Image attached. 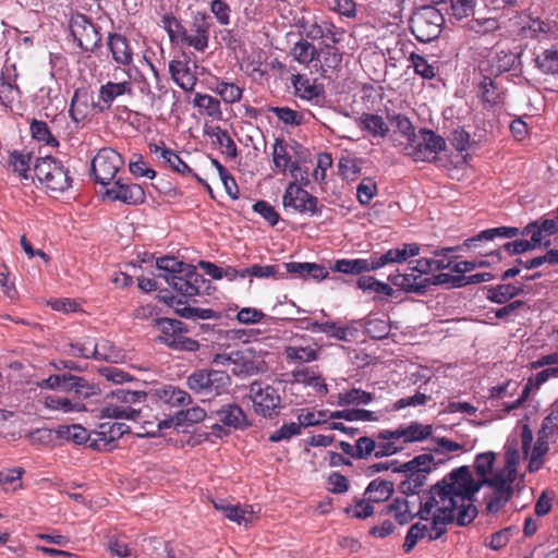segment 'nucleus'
Here are the masks:
<instances>
[{
  "mask_svg": "<svg viewBox=\"0 0 558 558\" xmlns=\"http://www.w3.org/2000/svg\"><path fill=\"white\" fill-rule=\"evenodd\" d=\"M187 388L204 400L227 393L231 386V377L225 371L201 368L186 377Z\"/></svg>",
  "mask_w": 558,
  "mask_h": 558,
  "instance_id": "7ed1b4c3",
  "label": "nucleus"
},
{
  "mask_svg": "<svg viewBox=\"0 0 558 558\" xmlns=\"http://www.w3.org/2000/svg\"><path fill=\"white\" fill-rule=\"evenodd\" d=\"M153 404L179 409L192 403V397L183 389L173 385H163L148 390V398Z\"/></svg>",
  "mask_w": 558,
  "mask_h": 558,
  "instance_id": "9b49d317",
  "label": "nucleus"
},
{
  "mask_svg": "<svg viewBox=\"0 0 558 558\" xmlns=\"http://www.w3.org/2000/svg\"><path fill=\"white\" fill-rule=\"evenodd\" d=\"M527 235H531V239L527 241L532 245L533 250L541 246L548 247L551 244L550 240L544 241L546 235L542 228L538 226V221H531L522 229V236Z\"/></svg>",
  "mask_w": 558,
  "mask_h": 558,
  "instance_id": "4d7b16f0",
  "label": "nucleus"
},
{
  "mask_svg": "<svg viewBox=\"0 0 558 558\" xmlns=\"http://www.w3.org/2000/svg\"><path fill=\"white\" fill-rule=\"evenodd\" d=\"M92 356L94 360L117 363L123 357V354L122 351L111 341L101 340L100 342L95 343L94 349L92 350Z\"/></svg>",
  "mask_w": 558,
  "mask_h": 558,
  "instance_id": "58836bf2",
  "label": "nucleus"
},
{
  "mask_svg": "<svg viewBox=\"0 0 558 558\" xmlns=\"http://www.w3.org/2000/svg\"><path fill=\"white\" fill-rule=\"evenodd\" d=\"M428 526L426 524L420 522L412 524L405 535V539L402 546L403 550L405 553H410L415 547L417 542L426 536Z\"/></svg>",
  "mask_w": 558,
  "mask_h": 558,
  "instance_id": "338daca9",
  "label": "nucleus"
},
{
  "mask_svg": "<svg viewBox=\"0 0 558 558\" xmlns=\"http://www.w3.org/2000/svg\"><path fill=\"white\" fill-rule=\"evenodd\" d=\"M248 391L256 414L270 420L280 414L281 397L277 388L260 380H255L250 385Z\"/></svg>",
  "mask_w": 558,
  "mask_h": 558,
  "instance_id": "423d86ee",
  "label": "nucleus"
},
{
  "mask_svg": "<svg viewBox=\"0 0 558 558\" xmlns=\"http://www.w3.org/2000/svg\"><path fill=\"white\" fill-rule=\"evenodd\" d=\"M434 461V457L429 453H424L416 456L411 461H408L403 464H400L392 469L396 473H412V472H421V473H429L432 471V462Z\"/></svg>",
  "mask_w": 558,
  "mask_h": 558,
  "instance_id": "79ce46f5",
  "label": "nucleus"
},
{
  "mask_svg": "<svg viewBox=\"0 0 558 558\" xmlns=\"http://www.w3.org/2000/svg\"><path fill=\"white\" fill-rule=\"evenodd\" d=\"M310 329L312 331H318L327 333L338 340L348 341V333L350 329L348 327H338L333 322L318 323L314 322L311 324Z\"/></svg>",
  "mask_w": 558,
  "mask_h": 558,
  "instance_id": "bf43d9fd",
  "label": "nucleus"
},
{
  "mask_svg": "<svg viewBox=\"0 0 558 558\" xmlns=\"http://www.w3.org/2000/svg\"><path fill=\"white\" fill-rule=\"evenodd\" d=\"M421 275L412 274H391L388 280L398 289L407 293H415L424 295L426 293V284L423 282Z\"/></svg>",
  "mask_w": 558,
  "mask_h": 558,
  "instance_id": "aec40b11",
  "label": "nucleus"
},
{
  "mask_svg": "<svg viewBox=\"0 0 558 558\" xmlns=\"http://www.w3.org/2000/svg\"><path fill=\"white\" fill-rule=\"evenodd\" d=\"M193 102L194 106L204 109L209 117L217 120L221 119L222 112L217 98L207 94H196Z\"/></svg>",
  "mask_w": 558,
  "mask_h": 558,
  "instance_id": "864d4df0",
  "label": "nucleus"
},
{
  "mask_svg": "<svg viewBox=\"0 0 558 558\" xmlns=\"http://www.w3.org/2000/svg\"><path fill=\"white\" fill-rule=\"evenodd\" d=\"M410 29L421 43H429L439 37L445 24L444 15L434 5H422L411 15Z\"/></svg>",
  "mask_w": 558,
  "mask_h": 558,
  "instance_id": "20e7f679",
  "label": "nucleus"
},
{
  "mask_svg": "<svg viewBox=\"0 0 558 558\" xmlns=\"http://www.w3.org/2000/svg\"><path fill=\"white\" fill-rule=\"evenodd\" d=\"M223 514L238 524L246 525L251 521L254 510L252 506L232 505L231 507L223 508Z\"/></svg>",
  "mask_w": 558,
  "mask_h": 558,
  "instance_id": "052dcab7",
  "label": "nucleus"
},
{
  "mask_svg": "<svg viewBox=\"0 0 558 558\" xmlns=\"http://www.w3.org/2000/svg\"><path fill=\"white\" fill-rule=\"evenodd\" d=\"M472 484V474L468 466L463 465L452 470L442 480L438 481L430 487L428 498L425 502L426 510L435 509L439 501L441 507H450L453 504V512H456L459 500H471L473 494L478 492V486L470 488Z\"/></svg>",
  "mask_w": 558,
  "mask_h": 558,
  "instance_id": "f257e3e1",
  "label": "nucleus"
},
{
  "mask_svg": "<svg viewBox=\"0 0 558 558\" xmlns=\"http://www.w3.org/2000/svg\"><path fill=\"white\" fill-rule=\"evenodd\" d=\"M232 373L236 376H251L266 369L264 360L253 348L234 351Z\"/></svg>",
  "mask_w": 558,
  "mask_h": 558,
  "instance_id": "ddd939ff",
  "label": "nucleus"
},
{
  "mask_svg": "<svg viewBox=\"0 0 558 558\" xmlns=\"http://www.w3.org/2000/svg\"><path fill=\"white\" fill-rule=\"evenodd\" d=\"M211 136H215L217 140V143L225 147L223 153L230 157L235 158L238 155V148L234 143V141L229 135L228 131L221 129L220 126H216L213 129L211 133H209Z\"/></svg>",
  "mask_w": 558,
  "mask_h": 558,
  "instance_id": "774afa93",
  "label": "nucleus"
},
{
  "mask_svg": "<svg viewBox=\"0 0 558 558\" xmlns=\"http://www.w3.org/2000/svg\"><path fill=\"white\" fill-rule=\"evenodd\" d=\"M215 90L227 104H234L239 101L243 92L236 84L223 81L217 82Z\"/></svg>",
  "mask_w": 558,
  "mask_h": 558,
  "instance_id": "69168bd1",
  "label": "nucleus"
},
{
  "mask_svg": "<svg viewBox=\"0 0 558 558\" xmlns=\"http://www.w3.org/2000/svg\"><path fill=\"white\" fill-rule=\"evenodd\" d=\"M517 476H510V472H505V470L497 472L492 477H484L481 481H475L472 477V484H470V488L477 487L478 490L483 485H488L494 488V490H512V483L514 482Z\"/></svg>",
  "mask_w": 558,
  "mask_h": 558,
  "instance_id": "f704fd0d",
  "label": "nucleus"
},
{
  "mask_svg": "<svg viewBox=\"0 0 558 558\" xmlns=\"http://www.w3.org/2000/svg\"><path fill=\"white\" fill-rule=\"evenodd\" d=\"M209 418H215L217 422L233 429L243 430L251 426L243 409L236 403H227L220 409L211 411Z\"/></svg>",
  "mask_w": 558,
  "mask_h": 558,
  "instance_id": "2eb2a0df",
  "label": "nucleus"
},
{
  "mask_svg": "<svg viewBox=\"0 0 558 558\" xmlns=\"http://www.w3.org/2000/svg\"><path fill=\"white\" fill-rule=\"evenodd\" d=\"M130 433V426L124 423H104L99 426L98 435L100 436V441H104V445H108L119 438H121L124 434Z\"/></svg>",
  "mask_w": 558,
  "mask_h": 558,
  "instance_id": "de8ad7c7",
  "label": "nucleus"
},
{
  "mask_svg": "<svg viewBox=\"0 0 558 558\" xmlns=\"http://www.w3.org/2000/svg\"><path fill=\"white\" fill-rule=\"evenodd\" d=\"M373 395L360 388H352L338 395V404L341 407L350 404H368L373 401Z\"/></svg>",
  "mask_w": 558,
  "mask_h": 558,
  "instance_id": "8fccbe9b",
  "label": "nucleus"
},
{
  "mask_svg": "<svg viewBox=\"0 0 558 558\" xmlns=\"http://www.w3.org/2000/svg\"><path fill=\"white\" fill-rule=\"evenodd\" d=\"M70 31L78 47L86 52H94L101 47L100 27L87 15L75 13L70 20Z\"/></svg>",
  "mask_w": 558,
  "mask_h": 558,
  "instance_id": "6e6552de",
  "label": "nucleus"
},
{
  "mask_svg": "<svg viewBox=\"0 0 558 558\" xmlns=\"http://www.w3.org/2000/svg\"><path fill=\"white\" fill-rule=\"evenodd\" d=\"M520 56L510 50H500L489 60L488 72L489 76L494 75L498 77L505 72H509L513 69L515 63L519 61Z\"/></svg>",
  "mask_w": 558,
  "mask_h": 558,
  "instance_id": "bb28decb",
  "label": "nucleus"
},
{
  "mask_svg": "<svg viewBox=\"0 0 558 558\" xmlns=\"http://www.w3.org/2000/svg\"><path fill=\"white\" fill-rule=\"evenodd\" d=\"M243 274L247 277H255L260 279L274 278L283 279L286 272L281 270L279 265H258L254 264L250 267L243 268Z\"/></svg>",
  "mask_w": 558,
  "mask_h": 558,
  "instance_id": "c03bdc74",
  "label": "nucleus"
},
{
  "mask_svg": "<svg viewBox=\"0 0 558 558\" xmlns=\"http://www.w3.org/2000/svg\"><path fill=\"white\" fill-rule=\"evenodd\" d=\"M320 56H323V61L320 63L322 75L324 77H329L327 73L329 71H335L340 66L342 62V53H340L338 48L335 46L324 44L319 48V57Z\"/></svg>",
  "mask_w": 558,
  "mask_h": 558,
  "instance_id": "e433bc0d",
  "label": "nucleus"
},
{
  "mask_svg": "<svg viewBox=\"0 0 558 558\" xmlns=\"http://www.w3.org/2000/svg\"><path fill=\"white\" fill-rule=\"evenodd\" d=\"M154 322L161 331L159 341L170 349L186 352H195L199 349L198 341L184 336L190 329L183 322L167 317L156 318Z\"/></svg>",
  "mask_w": 558,
  "mask_h": 558,
  "instance_id": "39448f33",
  "label": "nucleus"
},
{
  "mask_svg": "<svg viewBox=\"0 0 558 558\" xmlns=\"http://www.w3.org/2000/svg\"><path fill=\"white\" fill-rule=\"evenodd\" d=\"M291 83L295 89V95L302 99L313 100L323 94V88L304 75L293 74Z\"/></svg>",
  "mask_w": 558,
  "mask_h": 558,
  "instance_id": "72a5a7b5",
  "label": "nucleus"
},
{
  "mask_svg": "<svg viewBox=\"0 0 558 558\" xmlns=\"http://www.w3.org/2000/svg\"><path fill=\"white\" fill-rule=\"evenodd\" d=\"M446 149V141L440 135L428 129H421L411 143L403 147L405 156L415 161H429L437 153Z\"/></svg>",
  "mask_w": 558,
  "mask_h": 558,
  "instance_id": "0eeeda50",
  "label": "nucleus"
},
{
  "mask_svg": "<svg viewBox=\"0 0 558 558\" xmlns=\"http://www.w3.org/2000/svg\"><path fill=\"white\" fill-rule=\"evenodd\" d=\"M123 165L124 160L117 150L105 147L92 160L90 172L97 183L108 185Z\"/></svg>",
  "mask_w": 558,
  "mask_h": 558,
  "instance_id": "1a4fd4ad",
  "label": "nucleus"
},
{
  "mask_svg": "<svg viewBox=\"0 0 558 558\" xmlns=\"http://www.w3.org/2000/svg\"><path fill=\"white\" fill-rule=\"evenodd\" d=\"M46 407L51 410H61L64 413L80 412L85 410L83 402L74 401V399L58 396H49L46 398Z\"/></svg>",
  "mask_w": 558,
  "mask_h": 558,
  "instance_id": "3c124183",
  "label": "nucleus"
},
{
  "mask_svg": "<svg viewBox=\"0 0 558 558\" xmlns=\"http://www.w3.org/2000/svg\"><path fill=\"white\" fill-rule=\"evenodd\" d=\"M105 196L111 202L120 201L128 205H140L145 202V191L140 184H125L121 179L106 190Z\"/></svg>",
  "mask_w": 558,
  "mask_h": 558,
  "instance_id": "4468645a",
  "label": "nucleus"
},
{
  "mask_svg": "<svg viewBox=\"0 0 558 558\" xmlns=\"http://www.w3.org/2000/svg\"><path fill=\"white\" fill-rule=\"evenodd\" d=\"M549 32V24L539 19H529L527 23L521 27V34L525 38H543Z\"/></svg>",
  "mask_w": 558,
  "mask_h": 558,
  "instance_id": "680f3d73",
  "label": "nucleus"
},
{
  "mask_svg": "<svg viewBox=\"0 0 558 558\" xmlns=\"http://www.w3.org/2000/svg\"><path fill=\"white\" fill-rule=\"evenodd\" d=\"M433 433L432 425H423L420 422H411L404 427L405 442L423 441Z\"/></svg>",
  "mask_w": 558,
  "mask_h": 558,
  "instance_id": "e2e57ef3",
  "label": "nucleus"
},
{
  "mask_svg": "<svg viewBox=\"0 0 558 558\" xmlns=\"http://www.w3.org/2000/svg\"><path fill=\"white\" fill-rule=\"evenodd\" d=\"M132 95V85L130 82H107L106 84L100 86L99 89V98L106 105L100 107V110L109 109L112 101L122 95Z\"/></svg>",
  "mask_w": 558,
  "mask_h": 558,
  "instance_id": "c756f323",
  "label": "nucleus"
},
{
  "mask_svg": "<svg viewBox=\"0 0 558 558\" xmlns=\"http://www.w3.org/2000/svg\"><path fill=\"white\" fill-rule=\"evenodd\" d=\"M523 291L522 283H501L487 289V299L493 303L505 304Z\"/></svg>",
  "mask_w": 558,
  "mask_h": 558,
  "instance_id": "c85d7f7f",
  "label": "nucleus"
},
{
  "mask_svg": "<svg viewBox=\"0 0 558 558\" xmlns=\"http://www.w3.org/2000/svg\"><path fill=\"white\" fill-rule=\"evenodd\" d=\"M393 493V483L376 478L366 487L365 494H368V502H381L387 500Z\"/></svg>",
  "mask_w": 558,
  "mask_h": 558,
  "instance_id": "a19ab883",
  "label": "nucleus"
},
{
  "mask_svg": "<svg viewBox=\"0 0 558 558\" xmlns=\"http://www.w3.org/2000/svg\"><path fill=\"white\" fill-rule=\"evenodd\" d=\"M386 513H393L395 519L401 525H404L414 519V515L411 513L409 508V501L402 498H396L390 505H388Z\"/></svg>",
  "mask_w": 558,
  "mask_h": 558,
  "instance_id": "5fc2aeb1",
  "label": "nucleus"
},
{
  "mask_svg": "<svg viewBox=\"0 0 558 558\" xmlns=\"http://www.w3.org/2000/svg\"><path fill=\"white\" fill-rule=\"evenodd\" d=\"M535 66L546 75L558 74V46L553 45L535 57Z\"/></svg>",
  "mask_w": 558,
  "mask_h": 558,
  "instance_id": "473e14b6",
  "label": "nucleus"
},
{
  "mask_svg": "<svg viewBox=\"0 0 558 558\" xmlns=\"http://www.w3.org/2000/svg\"><path fill=\"white\" fill-rule=\"evenodd\" d=\"M475 495L476 494H473L471 500L462 501L461 499H458L459 500V504L457 507L458 514H457V518L454 517V519L459 526H466L470 523H472L474 521V519L476 518L478 511H477V508L473 504L475 501Z\"/></svg>",
  "mask_w": 558,
  "mask_h": 558,
  "instance_id": "603ef678",
  "label": "nucleus"
},
{
  "mask_svg": "<svg viewBox=\"0 0 558 558\" xmlns=\"http://www.w3.org/2000/svg\"><path fill=\"white\" fill-rule=\"evenodd\" d=\"M268 110L275 113V116L287 125L299 126L303 124V114L289 107H269Z\"/></svg>",
  "mask_w": 558,
  "mask_h": 558,
  "instance_id": "0e129e2a",
  "label": "nucleus"
},
{
  "mask_svg": "<svg viewBox=\"0 0 558 558\" xmlns=\"http://www.w3.org/2000/svg\"><path fill=\"white\" fill-rule=\"evenodd\" d=\"M291 54L299 63L308 65L319 59V49L310 41L301 39L294 44Z\"/></svg>",
  "mask_w": 558,
  "mask_h": 558,
  "instance_id": "ea45409f",
  "label": "nucleus"
},
{
  "mask_svg": "<svg viewBox=\"0 0 558 558\" xmlns=\"http://www.w3.org/2000/svg\"><path fill=\"white\" fill-rule=\"evenodd\" d=\"M454 512L453 504L450 507H438L436 508L432 518V532L428 534L429 541L440 538L446 532V525L453 523Z\"/></svg>",
  "mask_w": 558,
  "mask_h": 558,
  "instance_id": "5701e85b",
  "label": "nucleus"
},
{
  "mask_svg": "<svg viewBox=\"0 0 558 558\" xmlns=\"http://www.w3.org/2000/svg\"><path fill=\"white\" fill-rule=\"evenodd\" d=\"M162 159L169 165V167L174 170L175 172L186 175V174H193L197 179L198 182H202L207 186L209 191L210 186L203 181L197 174L192 172V169L187 166L186 162H184L180 156L172 149H162Z\"/></svg>",
  "mask_w": 558,
  "mask_h": 558,
  "instance_id": "49530a36",
  "label": "nucleus"
},
{
  "mask_svg": "<svg viewBox=\"0 0 558 558\" xmlns=\"http://www.w3.org/2000/svg\"><path fill=\"white\" fill-rule=\"evenodd\" d=\"M457 257H450L449 259H434V258H420L415 260L414 266H410L412 271H416L420 275H428L433 271H440L452 267V264Z\"/></svg>",
  "mask_w": 558,
  "mask_h": 558,
  "instance_id": "4c0bfd02",
  "label": "nucleus"
},
{
  "mask_svg": "<svg viewBox=\"0 0 558 558\" xmlns=\"http://www.w3.org/2000/svg\"><path fill=\"white\" fill-rule=\"evenodd\" d=\"M329 418L331 420H338L342 418L348 422L353 421H376L377 417L374 415L373 412L364 409H349V410H341V411H333L330 413Z\"/></svg>",
  "mask_w": 558,
  "mask_h": 558,
  "instance_id": "13d9d810",
  "label": "nucleus"
},
{
  "mask_svg": "<svg viewBox=\"0 0 558 558\" xmlns=\"http://www.w3.org/2000/svg\"><path fill=\"white\" fill-rule=\"evenodd\" d=\"M157 268L163 274H158V278L165 281L181 296L193 298L207 290L210 281L197 272L196 267L184 262L178 260L172 256H162L156 262Z\"/></svg>",
  "mask_w": 558,
  "mask_h": 558,
  "instance_id": "f03ea898",
  "label": "nucleus"
},
{
  "mask_svg": "<svg viewBox=\"0 0 558 558\" xmlns=\"http://www.w3.org/2000/svg\"><path fill=\"white\" fill-rule=\"evenodd\" d=\"M56 434L58 438L72 440L76 445H82L88 440V432L85 427L74 424V425H59L56 428Z\"/></svg>",
  "mask_w": 558,
  "mask_h": 558,
  "instance_id": "a18cd8bd",
  "label": "nucleus"
},
{
  "mask_svg": "<svg viewBox=\"0 0 558 558\" xmlns=\"http://www.w3.org/2000/svg\"><path fill=\"white\" fill-rule=\"evenodd\" d=\"M210 27V16L204 12H196L187 31L186 46L197 51H205L209 43Z\"/></svg>",
  "mask_w": 558,
  "mask_h": 558,
  "instance_id": "f8f14e48",
  "label": "nucleus"
},
{
  "mask_svg": "<svg viewBox=\"0 0 558 558\" xmlns=\"http://www.w3.org/2000/svg\"><path fill=\"white\" fill-rule=\"evenodd\" d=\"M207 413L199 407H194L187 410H178L173 415L158 422V429L169 428L172 425L183 426L184 424H194L204 421Z\"/></svg>",
  "mask_w": 558,
  "mask_h": 558,
  "instance_id": "f3484780",
  "label": "nucleus"
},
{
  "mask_svg": "<svg viewBox=\"0 0 558 558\" xmlns=\"http://www.w3.org/2000/svg\"><path fill=\"white\" fill-rule=\"evenodd\" d=\"M171 78L185 92H192L196 84V76L191 72L187 62L172 60L169 63Z\"/></svg>",
  "mask_w": 558,
  "mask_h": 558,
  "instance_id": "412c9836",
  "label": "nucleus"
},
{
  "mask_svg": "<svg viewBox=\"0 0 558 558\" xmlns=\"http://www.w3.org/2000/svg\"><path fill=\"white\" fill-rule=\"evenodd\" d=\"M331 269L337 272L357 276L365 272L374 271V266L372 257H369L368 259H338L335 262Z\"/></svg>",
  "mask_w": 558,
  "mask_h": 558,
  "instance_id": "7c9ffc66",
  "label": "nucleus"
},
{
  "mask_svg": "<svg viewBox=\"0 0 558 558\" xmlns=\"http://www.w3.org/2000/svg\"><path fill=\"white\" fill-rule=\"evenodd\" d=\"M108 46L112 53L113 60L122 65H129L133 61V52L128 39L121 34H110Z\"/></svg>",
  "mask_w": 558,
  "mask_h": 558,
  "instance_id": "4be33fe9",
  "label": "nucleus"
},
{
  "mask_svg": "<svg viewBox=\"0 0 558 558\" xmlns=\"http://www.w3.org/2000/svg\"><path fill=\"white\" fill-rule=\"evenodd\" d=\"M161 22L162 27L168 33L169 39L172 44L186 45L187 29L172 13L165 14Z\"/></svg>",
  "mask_w": 558,
  "mask_h": 558,
  "instance_id": "c9c22d12",
  "label": "nucleus"
},
{
  "mask_svg": "<svg viewBox=\"0 0 558 558\" xmlns=\"http://www.w3.org/2000/svg\"><path fill=\"white\" fill-rule=\"evenodd\" d=\"M477 88L478 96L484 104L493 107L504 102L505 92L492 76L483 74Z\"/></svg>",
  "mask_w": 558,
  "mask_h": 558,
  "instance_id": "a211bd4d",
  "label": "nucleus"
},
{
  "mask_svg": "<svg viewBox=\"0 0 558 558\" xmlns=\"http://www.w3.org/2000/svg\"><path fill=\"white\" fill-rule=\"evenodd\" d=\"M141 411L133 409L131 405L108 403L101 409V416L108 418H126L137 421Z\"/></svg>",
  "mask_w": 558,
  "mask_h": 558,
  "instance_id": "37998d69",
  "label": "nucleus"
},
{
  "mask_svg": "<svg viewBox=\"0 0 558 558\" xmlns=\"http://www.w3.org/2000/svg\"><path fill=\"white\" fill-rule=\"evenodd\" d=\"M43 184L52 192H64L71 186L72 179L69 170L59 161Z\"/></svg>",
  "mask_w": 558,
  "mask_h": 558,
  "instance_id": "2f4dec72",
  "label": "nucleus"
},
{
  "mask_svg": "<svg viewBox=\"0 0 558 558\" xmlns=\"http://www.w3.org/2000/svg\"><path fill=\"white\" fill-rule=\"evenodd\" d=\"M356 123L362 131L367 132L373 137L384 138L390 131L389 125L385 122L383 117L375 113L363 112L356 119Z\"/></svg>",
  "mask_w": 558,
  "mask_h": 558,
  "instance_id": "b1692460",
  "label": "nucleus"
},
{
  "mask_svg": "<svg viewBox=\"0 0 558 558\" xmlns=\"http://www.w3.org/2000/svg\"><path fill=\"white\" fill-rule=\"evenodd\" d=\"M555 436L547 430L541 428L537 433L536 442L532 449L527 470L535 472L539 470L544 464V456L548 452L549 446L548 440Z\"/></svg>",
  "mask_w": 558,
  "mask_h": 558,
  "instance_id": "a878e982",
  "label": "nucleus"
},
{
  "mask_svg": "<svg viewBox=\"0 0 558 558\" xmlns=\"http://www.w3.org/2000/svg\"><path fill=\"white\" fill-rule=\"evenodd\" d=\"M296 182L293 180L287 186L282 197L283 206L292 208L300 214H310L312 216L320 213L317 197L302 186H299Z\"/></svg>",
  "mask_w": 558,
  "mask_h": 558,
  "instance_id": "9d476101",
  "label": "nucleus"
},
{
  "mask_svg": "<svg viewBox=\"0 0 558 558\" xmlns=\"http://www.w3.org/2000/svg\"><path fill=\"white\" fill-rule=\"evenodd\" d=\"M282 267L284 268L286 275L290 274L302 279L312 278L314 280L320 281L326 279L329 275L323 265L316 263L289 262L283 263Z\"/></svg>",
  "mask_w": 558,
  "mask_h": 558,
  "instance_id": "dca6fc26",
  "label": "nucleus"
},
{
  "mask_svg": "<svg viewBox=\"0 0 558 558\" xmlns=\"http://www.w3.org/2000/svg\"><path fill=\"white\" fill-rule=\"evenodd\" d=\"M108 397L117 399L124 405H131L133 403L145 401L148 398V391L117 388L116 390H112L107 398Z\"/></svg>",
  "mask_w": 558,
  "mask_h": 558,
  "instance_id": "6e6d98bb",
  "label": "nucleus"
},
{
  "mask_svg": "<svg viewBox=\"0 0 558 558\" xmlns=\"http://www.w3.org/2000/svg\"><path fill=\"white\" fill-rule=\"evenodd\" d=\"M92 96L86 88H77L71 100L69 113L76 123L83 121L89 113Z\"/></svg>",
  "mask_w": 558,
  "mask_h": 558,
  "instance_id": "cd10ccee",
  "label": "nucleus"
},
{
  "mask_svg": "<svg viewBox=\"0 0 558 558\" xmlns=\"http://www.w3.org/2000/svg\"><path fill=\"white\" fill-rule=\"evenodd\" d=\"M272 160L277 168L282 171L289 170L293 180L298 181V171H301V166L298 162L291 161V157L287 151L286 144L282 138H276L272 149Z\"/></svg>",
  "mask_w": 558,
  "mask_h": 558,
  "instance_id": "393cba45",
  "label": "nucleus"
},
{
  "mask_svg": "<svg viewBox=\"0 0 558 558\" xmlns=\"http://www.w3.org/2000/svg\"><path fill=\"white\" fill-rule=\"evenodd\" d=\"M522 235V229L517 227H497L481 231L478 234L469 238L464 241L463 246L471 248L476 247L480 242L493 241L495 238L512 239Z\"/></svg>",
  "mask_w": 558,
  "mask_h": 558,
  "instance_id": "6ab92c4d",
  "label": "nucleus"
},
{
  "mask_svg": "<svg viewBox=\"0 0 558 558\" xmlns=\"http://www.w3.org/2000/svg\"><path fill=\"white\" fill-rule=\"evenodd\" d=\"M29 129L34 140L43 142L51 147L59 146L58 140L52 135L48 124L45 121L34 119Z\"/></svg>",
  "mask_w": 558,
  "mask_h": 558,
  "instance_id": "09e8293b",
  "label": "nucleus"
}]
</instances>
